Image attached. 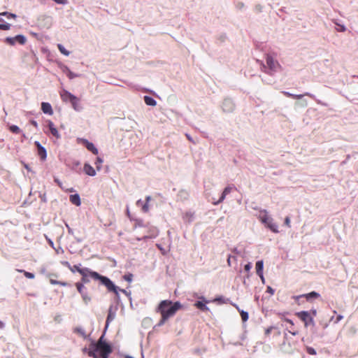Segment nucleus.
I'll return each mask as SVG.
<instances>
[{
  "instance_id": "nucleus-1",
  "label": "nucleus",
  "mask_w": 358,
  "mask_h": 358,
  "mask_svg": "<svg viewBox=\"0 0 358 358\" xmlns=\"http://www.w3.org/2000/svg\"><path fill=\"white\" fill-rule=\"evenodd\" d=\"M79 273L82 275V282L88 283L90 282L89 277L94 280H97L101 282L108 289V292L115 293L118 295L120 289L114 285V283L107 277L100 275L96 271H93L88 268H83V271H79ZM121 292H125L124 289H120Z\"/></svg>"
},
{
  "instance_id": "nucleus-2",
  "label": "nucleus",
  "mask_w": 358,
  "mask_h": 358,
  "mask_svg": "<svg viewBox=\"0 0 358 358\" xmlns=\"http://www.w3.org/2000/svg\"><path fill=\"white\" fill-rule=\"evenodd\" d=\"M182 308L179 301L173 302L171 300H163L157 306V311L161 315L159 325L164 324L170 317H173L178 310Z\"/></svg>"
},
{
  "instance_id": "nucleus-3",
  "label": "nucleus",
  "mask_w": 358,
  "mask_h": 358,
  "mask_svg": "<svg viewBox=\"0 0 358 358\" xmlns=\"http://www.w3.org/2000/svg\"><path fill=\"white\" fill-rule=\"evenodd\" d=\"M88 356L93 358L108 357L112 352L111 346L103 341V336H101L96 343H92L88 349H85Z\"/></svg>"
},
{
  "instance_id": "nucleus-4",
  "label": "nucleus",
  "mask_w": 358,
  "mask_h": 358,
  "mask_svg": "<svg viewBox=\"0 0 358 358\" xmlns=\"http://www.w3.org/2000/svg\"><path fill=\"white\" fill-rule=\"evenodd\" d=\"M145 228L146 229L145 234L141 238H138V240L154 238L158 236L159 230L156 227L148 223L147 224H145Z\"/></svg>"
},
{
  "instance_id": "nucleus-5",
  "label": "nucleus",
  "mask_w": 358,
  "mask_h": 358,
  "mask_svg": "<svg viewBox=\"0 0 358 358\" xmlns=\"http://www.w3.org/2000/svg\"><path fill=\"white\" fill-rule=\"evenodd\" d=\"M266 62L267 66L271 71L275 72L280 69L279 63L271 56H267Z\"/></svg>"
},
{
  "instance_id": "nucleus-6",
  "label": "nucleus",
  "mask_w": 358,
  "mask_h": 358,
  "mask_svg": "<svg viewBox=\"0 0 358 358\" xmlns=\"http://www.w3.org/2000/svg\"><path fill=\"white\" fill-rule=\"evenodd\" d=\"M296 315L300 320H301L305 323L306 327H307L309 323L313 321L309 312L308 311H301L297 313Z\"/></svg>"
},
{
  "instance_id": "nucleus-7",
  "label": "nucleus",
  "mask_w": 358,
  "mask_h": 358,
  "mask_svg": "<svg viewBox=\"0 0 358 358\" xmlns=\"http://www.w3.org/2000/svg\"><path fill=\"white\" fill-rule=\"evenodd\" d=\"M320 295L319 293H317V292H316L315 291H313V292H311L310 293H308V294H301V295H299V296H294V299H298L299 298L304 297V298H306V299L308 301H310L318 299V298H320Z\"/></svg>"
},
{
  "instance_id": "nucleus-8",
  "label": "nucleus",
  "mask_w": 358,
  "mask_h": 358,
  "mask_svg": "<svg viewBox=\"0 0 358 358\" xmlns=\"http://www.w3.org/2000/svg\"><path fill=\"white\" fill-rule=\"evenodd\" d=\"M61 99L63 101H71V100H75L76 96L68 92L67 90H63L60 92Z\"/></svg>"
},
{
  "instance_id": "nucleus-9",
  "label": "nucleus",
  "mask_w": 358,
  "mask_h": 358,
  "mask_svg": "<svg viewBox=\"0 0 358 358\" xmlns=\"http://www.w3.org/2000/svg\"><path fill=\"white\" fill-rule=\"evenodd\" d=\"M35 145L38 148V155L40 157L41 160H45L47 157L45 149L40 144L39 142L36 141Z\"/></svg>"
},
{
  "instance_id": "nucleus-10",
  "label": "nucleus",
  "mask_w": 358,
  "mask_h": 358,
  "mask_svg": "<svg viewBox=\"0 0 358 358\" xmlns=\"http://www.w3.org/2000/svg\"><path fill=\"white\" fill-rule=\"evenodd\" d=\"M259 218L260 221L265 225H266L272 220V218L268 215V213L265 210L260 212Z\"/></svg>"
},
{
  "instance_id": "nucleus-11",
  "label": "nucleus",
  "mask_w": 358,
  "mask_h": 358,
  "mask_svg": "<svg viewBox=\"0 0 358 358\" xmlns=\"http://www.w3.org/2000/svg\"><path fill=\"white\" fill-rule=\"evenodd\" d=\"M41 110L45 114H48L50 115L53 114L52 108L51 105L48 102H42Z\"/></svg>"
},
{
  "instance_id": "nucleus-12",
  "label": "nucleus",
  "mask_w": 358,
  "mask_h": 358,
  "mask_svg": "<svg viewBox=\"0 0 358 358\" xmlns=\"http://www.w3.org/2000/svg\"><path fill=\"white\" fill-rule=\"evenodd\" d=\"M48 125L51 134L55 138H59L60 134H59V131H57V129L55 127L54 123L50 120L48 121Z\"/></svg>"
},
{
  "instance_id": "nucleus-13",
  "label": "nucleus",
  "mask_w": 358,
  "mask_h": 358,
  "mask_svg": "<svg viewBox=\"0 0 358 358\" xmlns=\"http://www.w3.org/2000/svg\"><path fill=\"white\" fill-rule=\"evenodd\" d=\"M83 144L85 145L86 148L92 152L94 155L98 154V150L95 148L94 145L92 143L89 142L87 140H83Z\"/></svg>"
},
{
  "instance_id": "nucleus-14",
  "label": "nucleus",
  "mask_w": 358,
  "mask_h": 358,
  "mask_svg": "<svg viewBox=\"0 0 358 358\" xmlns=\"http://www.w3.org/2000/svg\"><path fill=\"white\" fill-rule=\"evenodd\" d=\"M83 170L85 173L90 176H94L96 175V171L89 164H85L83 166Z\"/></svg>"
},
{
  "instance_id": "nucleus-15",
  "label": "nucleus",
  "mask_w": 358,
  "mask_h": 358,
  "mask_svg": "<svg viewBox=\"0 0 358 358\" xmlns=\"http://www.w3.org/2000/svg\"><path fill=\"white\" fill-rule=\"evenodd\" d=\"M263 266L264 263L263 261H258L256 263V272L257 274L261 278L262 280H264V275H263Z\"/></svg>"
},
{
  "instance_id": "nucleus-16",
  "label": "nucleus",
  "mask_w": 358,
  "mask_h": 358,
  "mask_svg": "<svg viewBox=\"0 0 358 358\" xmlns=\"http://www.w3.org/2000/svg\"><path fill=\"white\" fill-rule=\"evenodd\" d=\"M282 93L287 97L296 99H300L303 96H308L310 97L313 96L310 93H308V92L305 93L303 95V94H291V93H289L288 92H282Z\"/></svg>"
},
{
  "instance_id": "nucleus-17",
  "label": "nucleus",
  "mask_w": 358,
  "mask_h": 358,
  "mask_svg": "<svg viewBox=\"0 0 358 358\" xmlns=\"http://www.w3.org/2000/svg\"><path fill=\"white\" fill-rule=\"evenodd\" d=\"M207 303H208V301H205L204 302L199 301H196L194 306L202 311H208L209 310V308L206 305Z\"/></svg>"
},
{
  "instance_id": "nucleus-18",
  "label": "nucleus",
  "mask_w": 358,
  "mask_h": 358,
  "mask_svg": "<svg viewBox=\"0 0 358 358\" xmlns=\"http://www.w3.org/2000/svg\"><path fill=\"white\" fill-rule=\"evenodd\" d=\"M231 189H232V187H225L220 199L217 202H215L214 204L217 205V204L222 202L224 201V199H225L226 196L231 192Z\"/></svg>"
},
{
  "instance_id": "nucleus-19",
  "label": "nucleus",
  "mask_w": 358,
  "mask_h": 358,
  "mask_svg": "<svg viewBox=\"0 0 358 358\" xmlns=\"http://www.w3.org/2000/svg\"><path fill=\"white\" fill-rule=\"evenodd\" d=\"M115 317V313L112 311V309L110 308L108 310V314L107 316L106 322V327L105 329H107L109 323L112 322Z\"/></svg>"
},
{
  "instance_id": "nucleus-20",
  "label": "nucleus",
  "mask_w": 358,
  "mask_h": 358,
  "mask_svg": "<svg viewBox=\"0 0 358 358\" xmlns=\"http://www.w3.org/2000/svg\"><path fill=\"white\" fill-rule=\"evenodd\" d=\"M70 201L77 206L80 205V199L78 194H72L69 197Z\"/></svg>"
},
{
  "instance_id": "nucleus-21",
  "label": "nucleus",
  "mask_w": 358,
  "mask_h": 358,
  "mask_svg": "<svg viewBox=\"0 0 358 358\" xmlns=\"http://www.w3.org/2000/svg\"><path fill=\"white\" fill-rule=\"evenodd\" d=\"M273 233H278V225L273 222V219L266 225Z\"/></svg>"
},
{
  "instance_id": "nucleus-22",
  "label": "nucleus",
  "mask_w": 358,
  "mask_h": 358,
  "mask_svg": "<svg viewBox=\"0 0 358 358\" xmlns=\"http://www.w3.org/2000/svg\"><path fill=\"white\" fill-rule=\"evenodd\" d=\"M144 101L148 106H155L157 104V101L149 96H144Z\"/></svg>"
},
{
  "instance_id": "nucleus-23",
  "label": "nucleus",
  "mask_w": 358,
  "mask_h": 358,
  "mask_svg": "<svg viewBox=\"0 0 358 358\" xmlns=\"http://www.w3.org/2000/svg\"><path fill=\"white\" fill-rule=\"evenodd\" d=\"M70 103L76 110H79L80 109V106L79 105V99L78 97L76 96L75 100H71Z\"/></svg>"
},
{
  "instance_id": "nucleus-24",
  "label": "nucleus",
  "mask_w": 358,
  "mask_h": 358,
  "mask_svg": "<svg viewBox=\"0 0 358 358\" xmlns=\"http://www.w3.org/2000/svg\"><path fill=\"white\" fill-rule=\"evenodd\" d=\"M15 42L21 45H24L26 43V38L23 35H17L15 36Z\"/></svg>"
},
{
  "instance_id": "nucleus-25",
  "label": "nucleus",
  "mask_w": 358,
  "mask_h": 358,
  "mask_svg": "<svg viewBox=\"0 0 358 358\" xmlns=\"http://www.w3.org/2000/svg\"><path fill=\"white\" fill-rule=\"evenodd\" d=\"M285 321L287 322V323H289L291 325L290 329H292V330H289V332L290 334H292V335H294V336L297 335L298 334V331H294V329H293V327H294L293 321L291 320L290 319H288V318H285Z\"/></svg>"
},
{
  "instance_id": "nucleus-26",
  "label": "nucleus",
  "mask_w": 358,
  "mask_h": 358,
  "mask_svg": "<svg viewBox=\"0 0 358 358\" xmlns=\"http://www.w3.org/2000/svg\"><path fill=\"white\" fill-rule=\"evenodd\" d=\"M73 331H74V333H76V334L80 335L83 338H86L85 331L82 327H76L74 329Z\"/></svg>"
},
{
  "instance_id": "nucleus-27",
  "label": "nucleus",
  "mask_w": 358,
  "mask_h": 358,
  "mask_svg": "<svg viewBox=\"0 0 358 358\" xmlns=\"http://www.w3.org/2000/svg\"><path fill=\"white\" fill-rule=\"evenodd\" d=\"M57 48H58L59 50L60 51V52L62 54H63L64 55H66V56L69 55V54H70L69 51L66 50L65 48L62 45L58 44Z\"/></svg>"
},
{
  "instance_id": "nucleus-28",
  "label": "nucleus",
  "mask_w": 358,
  "mask_h": 358,
  "mask_svg": "<svg viewBox=\"0 0 358 358\" xmlns=\"http://www.w3.org/2000/svg\"><path fill=\"white\" fill-rule=\"evenodd\" d=\"M50 282L52 285H59L63 286V287H66V286L69 285V284L67 282H66L57 281V280H53V279H50Z\"/></svg>"
},
{
  "instance_id": "nucleus-29",
  "label": "nucleus",
  "mask_w": 358,
  "mask_h": 358,
  "mask_svg": "<svg viewBox=\"0 0 358 358\" xmlns=\"http://www.w3.org/2000/svg\"><path fill=\"white\" fill-rule=\"evenodd\" d=\"M17 271L20 272V273H23L24 276L27 278L33 279L34 278V274L32 273H29L28 271H26L24 270H20V269H17Z\"/></svg>"
},
{
  "instance_id": "nucleus-30",
  "label": "nucleus",
  "mask_w": 358,
  "mask_h": 358,
  "mask_svg": "<svg viewBox=\"0 0 358 358\" xmlns=\"http://www.w3.org/2000/svg\"><path fill=\"white\" fill-rule=\"evenodd\" d=\"M76 287L77 288L78 292L80 294H83V293H84L83 289L85 288V286H84L83 283H82V282H76Z\"/></svg>"
},
{
  "instance_id": "nucleus-31",
  "label": "nucleus",
  "mask_w": 358,
  "mask_h": 358,
  "mask_svg": "<svg viewBox=\"0 0 358 358\" xmlns=\"http://www.w3.org/2000/svg\"><path fill=\"white\" fill-rule=\"evenodd\" d=\"M5 43L10 45H14L16 42L15 37H7L5 38Z\"/></svg>"
},
{
  "instance_id": "nucleus-32",
  "label": "nucleus",
  "mask_w": 358,
  "mask_h": 358,
  "mask_svg": "<svg viewBox=\"0 0 358 358\" xmlns=\"http://www.w3.org/2000/svg\"><path fill=\"white\" fill-rule=\"evenodd\" d=\"M9 130L14 134H19L20 133L21 130L20 129L16 126V125H11L9 127Z\"/></svg>"
},
{
  "instance_id": "nucleus-33",
  "label": "nucleus",
  "mask_w": 358,
  "mask_h": 358,
  "mask_svg": "<svg viewBox=\"0 0 358 358\" xmlns=\"http://www.w3.org/2000/svg\"><path fill=\"white\" fill-rule=\"evenodd\" d=\"M2 15L6 17L8 19L13 18L15 19L17 15L14 13H8V12H3Z\"/></svg>"
},
{
  "instance_id": "nucleus-34",
  "label": "nucleus",
  "mask_w": 358,
  "mask_h": 358,
  "mask_svg": "<svg viewBox=\"0 0 358 358\" xmlns=\"http://www.w3.org/2000/svg\"><path fill=\"white\" fill-rule=\"evenodd\" d=\"M145 224H144L143 220H136L135 221V224H134V228L136 229L138 227H144L145 228Z\"/></svg>"
},
{
  "instance_id": "nucleus-35",
  "label": "nucleus",
  "mask_w": 358,
  "mask_h": 358,
  "mask_svg": "<svg viewBox=\"0 0 358 358\" xmlns=\"http://www.w3.org/2000/svg\"><path fill=\"white\" fill-rule=\"evenodd\" d=\"M103 163V159L100 157H97L95 162V165L98 171H99L101 168V164Z\"/></svg>"
},
{
  "instance_id": "nucleus-36",
  "label": "nucleus",
  "mask_w": 358,
  "mask_h": 358,
  "mask_svg": "<svg viewBox=\"0 0 358 358\" xmlns=\"http://www.w3.org/2000/svg\"><path fill=\"white\" fill-rule=\"evenodd\" d=\"M69 270L72 272V273H75L76 271L78 272L79 273V271H83V268H80L79 266L78 265H74V266H71V268H69Z\"/></svg>"
},
{
  "instance_id": "nucleus-37",
  "label": "nucleus",
  "mask_w": 358,
  "mask_h": 358,
  "mask_svg": "<svg viewBox=\"0 0 358 358\" xmlns=\"http://www.w3.org/2000/svg\"><path fill=\"white\" fill-rule=\"evenodd\" d=\"M240 314L243 322H246L248 320V314L247 312L241 310Z\"/></svg>"
},
{
  "instance_id": "nucleus-38",
  "label": "nucleus",
  "mask_w": 358,
  "mask_h": 358,
  "mask_svg": "<svg viewBox=\"0 0 358 358\" xmlns=\"http://www.w3.org/2000/svg\"><path fill=\"white\" fill-rule=\"evenodd\" d=\"M11 25L8 23L0 24V30H9Z\"/></svg>"
},
{
  "instance_id": "nucleus-39",
  "label": "nucleus",
  "mask_w": 358,
  "mask_h": 358,
  "mask_svg": "<svg viewBox=\"0 0 358 358\" xmlns=\"http://www.w3.org/2000/svg\"><path fill=\"white\" fill-rule=\"evenodd\" d=\"M82 298L84 302L87 304L91 301L90 296H89L86 293H83Z\"/></svg>"
},
{
  "instance_id": "nucleus-40",
  "label": "nucleus",
  "mask_w": 358,
  "mask_h": 358,
  "mask_svg": "<svg viewBox=\"0 0 358 358\" xmlns=\"http://www.w3.org/2000/svg\"><path fill=\"white\" fill-rule=\"evenodd\" d=\"M306 352L309 354V355H316V351L315 350L312 348V347H307L306 348Z\"/></svg>"
},
{
  "instance_id": "nucleus-41",
  "label": "nucleus",
  "mask_w": 358,
  "mask_h": 358,
  "mask_svg": "<svg viewBox=\"0 0 358 358\" xmlns=\"http://www.w3.org/2000/svg\"><path fill=\"white\" fill-rule=\"evenodd\" d=\"M150 210L149 203H145L143 205H142V210L144 213H148Z\"/></svg>"
},
{
  "instance_id": "nucleus-42",
  "label": "nucleus",
  "mask_w": 358,
  "mask_h": 358,
  "mask_svg": "<svg viewBox=\"0 0 358 358\" xmlns=\"http://www.w3.org/2000/svg\"><path fill=\"white\" fill-rule=\"evenodd\" d=\"M123 278L127 281V282H131L132 279H133V275L131 273H129L127 275H124L123 276Z\"/></svg>"
},
{
  "instance_id": "nucleus-43",
  "label": "nucleus",
  "mask_w": 358,
  "mask_h": 358,
  "mask_svg": "<svg viewBox=\"0 0 358 358\" xmlns=\"http://www.w3.org/2000/svg\"><path fill=\"white\" fill-rule=\"evenodd\" d=\"M284 223H285V224L287 227H289V228H290V227H291V222H290V218H289V217H288V216H287V217H286L285 218V222H284Z\"/></svg>"
},
{
  "instance_id": "nucleus-44",
  "label": "nucleus",
  "mask_w": 358,
  "mask_h": 358,
  "mask_svg": "<svg viewBox=\"0 0 358 358\" xmlns=\"http://www.w3.org/2000/svg\"><path fill=\"white\" fill-rule=\"evenodd\" d=\"M273 329H274L273 327H269L268 328L266 329H265V335L266 336H268Z\"/></svg>"
},
{
  "instance_id": "nucleus-45",
  "label": "nucleus",
  "mask_w": 358,
  "mask_h": 358,
  "mask_svg": "<svg viewBox=\"0 0 358 358\" xmlns=\"http://www.w3.org/2000/svg\"><path fill=\"white\" fill-rule=\"evenodd\" d=\"M61 264H62L63 266H64L67 267L69 269L71 268V264H69V262H67V261H62V262H61Z\"/></svg>"
},
{
  "instance_id": "nucleus-46",
  "label": "nucleus",
  "mask_w": 358,
  "mask_h": 358,
  "mask_svg": "<svg viewBox=\"0 0 358 358\" xmlns=\"http://www.w3.org/2000/svg\"><path fill=\"white\" fill-rule=\"evenodd\" d=\"M245 270L247 271H249L251 268V265L250 263L247 264L246 265H245V267H244Z\"/></svg>"
},
{
  "instance_id": "nucleus-47",
  "label": "nucleus",
  "mask_w": 358,
  "mask_h": 358,
  "mask_svg": "<svg viewBox=\"0 0 358 358\" xmlns=\"http://www.w3.org/2000/svg\"><path fill=\"white\" fill-rule=\"evenodd\" d=\"M31 124L36 128L38 127V123L35 121V120H31L30 121Z\"/></svg>"
},
{
  "instance_id": "nucleus-48",
  "label": "nucleus",
  "mask_w": 358,
  "mask_h": 358,
  "mask_svg": "<svg viewBox=\"0 0 358 358\" xmlns=\"http://www.w3.org/2000/svg\"><path fill=\"white\" fill-rule=\"evenodd\" d=\"M55 182L60 187H62V182L59 181V179L55 178Z\"/></svg>"
},
{
  "instance_id": "nucleus-49",
  "label": "nucleus",
  "mask_w": 358,
  "mask_h": 358,
  "mask_svg": "<svg viewBox=\"0 0 358 358\" xmlns=\"http://www.w3.org/2000/svg\"><path fill=\"white\" fill-rule=\"evenodd\" d=\"M339 31H345V26L343 25H341L340 26V28L338 29Z\"/></svg>"
},
{
  "instance_id": "nucleus-50",
  "label": "nucleus",
  "mask_w": 358,
  "mask_h": 358,
  "mask_svg": "<svg viewBox=\"0 0 358 358\" xmlns=\"http://www.w3.org/2000/svg\"><path fill=\"white\" fill-rule=\"evenodd\" d=\"M267 291H268L270 294H273V293H274L273 289L271 287H267Z\"/></svg>"
},
{
  "instance_id": "nucleus-51",
  "label": "nucleus",
  "mask_w": 358,
  "mask_h": 358,
  "mask_svg": "<svg viewBox=\"0 0 358 358\" xmlns=\"http://www.w3.org/2000/svg\"><path fill=\"white\" fill-rule=\"evenodd\" d=\"M150 200H151V196H147L145 197V202L146 203H149L150 201Z\"/></svg>"
},
{
  "instance_id": "nucleus-52",
  "label": "nucleus",
  "mask_w": 358,
  "mask_h": 358,
  "mask_svg": "<svg viewBox=\"0 0 358 358\" xmlns=\"http://www.w3.org/2000/svg\"><path fill=\"white\" fill-rule=\"evenodd\" d=\"M141 203H142L141 200H138V201H137V202H136V205H137V206H140V205L141 204Z\"/></svg>"
},
{
  "instance_id": "nucleus-53",
  "label": "nucleus",
  "mask_w": 358,
  "mask_h": 358,
  "mask_svg": "<svg viewBox=\"0 0 358 358\" xmlns=\"http://www.w3.org/2000/svg\"><path fill=\"white\" fill-rule=\"evenodd\" d=\"M342 318H343L342 315H338V317H337V321L341 320Z\"/></svg>"
},
{
  "instance_id": "nucleus-54",
  "label": "nucleus",
  "mask_w": 358,
  "mask_h": 358,
  "mask_svg": "<svg viewBox=\"0 0 358 358\" xmlns=\"http://www.w3.org/2000/svg\"><path fill=\"white\" fill-rule=\"evenodd\" d=\"M186 136H187V138L189 141H192V139H191L190 136H189L188 134H187V135H186Z\"/></svg>"
},
{
  "instance_id": "nucleus-55",
  "label": "nucleus",
  "mask_w": 358,
  "mask_h": 358,
  "mask_svg": "<svg viewBox=\"0 0 358 358\" xmlns=\"http://www.w3.org/2000/svg\"><path fill=\"white\" fill-rule=\"evenodd\" d=\"M2 15V13H0V16ZM3 21V20L0 17V22Z\"/></svg>"
},
{
  "instance_id": "nucleus-56",
  "label": "nucleus",
  "mask_w": 358,
  "mask_h": 358,
  "mask_svg": "<svg viewBox=\"0 0 358 358\" xmlns=\"http://www.w3.org/2000/svg\"><path fill=\"white\" fill-rule=\"evenodd\" d=\"M227 262L230 265V259H229V258L228 259Z\"/></svg>"
},
{
  "instance_id": "nucleus-57",
  "label": "nucleus",
  "mask_w": 358,
  "mask_h": 358,
  "mask_svg": "<svg viewBox=\"0 0 358 358\" xmlns=\"http://www.w3.org/2000/svg\"><path fill=\"white\" fill-rule=\"evenodd\" d=\"M50 245H52V244H53V243H52L51 241H50Z\"/></svg>"
},
{
  "instance_id": "nucleus-58",
  "label": "nucleus",
  "mask_w": 358,
  "mask_h": 358,
  "mask_svg": "<svg viewBox=\"0 0 358 358\" xmlns=\"http://www.w3.org/2000/svg\"><path fill=\"white\" fill-rule=\"evenodd\" d=\"M316 314V310H314L313 311V315H315Z\"/></svg>"
},
{
  "instance_id": "nucleus-59",
  "label": "nucleus",
  "mask_w": 358,
  "mask_h": 358,
  "mask_svg": "<svg viewBox=\"0 0 358 358\" xmlns=\"http://www.w3.org/2000/svg\"><path fill=\"white\" fill-rule=\"evenodd\" d=\"M103 358H108V357H103Z\"/></svg>"
}]
</instances>
